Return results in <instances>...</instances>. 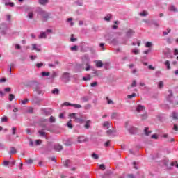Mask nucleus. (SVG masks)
I'll use <instances>...</instances> for the list:
<instances>
[{"mask_svg": "<svg viewBox=\"0 0 178 178\" xmlns=\"http://www.w3.org/2000/svg\"><path fill=\"white\" fill-rule=\"evenodd\" d=\"M86 58V60H84L82 63V64H79L78 65V67L79 69H82L83 70H86V72H88L90 69H91V65H90V58Z\"/></svg>", "mask_w": 178, "mask_h": 178, "instance_id": "nucleus-1", "label": "nucleus"}, {"mask_svg": "<svg viewBox=\"0 0 178 178\" xmlns=\"http://www.w3.org/2000/svg\"><path fill=\"white\" fill-rule=\"evenodd\" d=\"M60 79L64 83H69L70 81V73L63 72Z\"/></svg>", "mask_w": 178, "mask_h": 178, "instance_id": "nucleus-2", "label": "nucleus"}, {"mask_svg": "<svg viewBox=\"0 0 178 178\" xmlns=\"http://www.w3.org/2000/svg\"><path fill=\"white\" fill-rule=\"evenodd\" d=\"M136 112H138V113H140L141 112H145V106H144L143 105H138L136 107Z\"/></svg>", "mask_w": 178, "mask_h": 178, "instance_id": "nucleus-3", "label": "nucleus"}, {"mask_svg": "<svg viewBox=\"0 0 178 178\" xmlns=\"http://www.w3.org/2000/svg\"><path fill=\"white\" fill-rule=\"evenodd\" d=\"M34 91H35L37 94H42V90H41V86H36V87L34 88Z\"/></svg>", "mask_w": 178, "mask_h": 178, "instance_id": "nucleus-4", "label": "nucleus"}, {"mask_svg": "<svg viewBox=\"0 0 178 178\" xmlns=\"http://www.w3.org/2000/svg\"><path fill=\"white\" fill-rule=\"evenodd\" d=\"M9 153L10 155H15V154H17V150L14 147H12Z\"/></svg>", "mask_w": 178, "mask_h": 178, "instance_id": "nucleus-5", "label": "nucleus"}, {"mask_svg": "<svg viewBox=\"0 0 178 178\" xmlns=\"http://www.w3.org/2000/svg\"><path fill=\"white\" fill-rule=\"evenodd\" d=\"M54 149L59 152V151H62V149H63V147L62 145H56L54 147Z\"/></svg>", "mask_w": 178, "mask_h": 178, "instance_id": "nucleus-6", "label": "nucleus"}, {"mask_svg": "<svg viewBox=\"0 0 178 178\" xmlns=\"http://www.w3.org/2000/svg\"><path fill=\"white\" fill-rule=\"evenodd\" d=\"M171 118L175 120H178V113L176 112H172L171 114Z\"/></svg>", "mask_w": 178, "mask_h": 178, "instance_id": "nucleus-7", "label": "nucleus"}, {"mask_svg": "<svg viewBox=\"0 0 178 178\" xmlns=\"http://www.w3.org/2000/svg\"><path fill=\"white\" fill-rule=\"evenodd\" d=\"M90 124H91V120H86L84 127L86 129H90V127H91Z\"/></svg>", "mask_w": 178, "mask_h": 178, "instance_id": "nucleus-8", "label": "nucleus"}, {"mask_svg": "<svg viewBox=\"0 0 178 178\" xmlns=\"http://www.w3.org/2000/svg\"><path fill=\"white\" fill-rule=\"evenodd\" d=\"M134 34V31L129 29L127 32V37H131Z\"/></svg>", "mask_w": 178, "mask_h": 178, "instance_id": "nucleus-9", "label": "nucleus"}, {"mask_svg": "<svg viewBox=\"0 0 178 178\" xmlns=\"http://www.w3.org/2000/svg\"><path fill=\"white\" fill-rule=\"evenodd\" d=\"M86 141H87V140L86 138H84V137H83V136H80L78 138L77 142L79 143H86Z\"/></svg>", "mask_w": 178, "mask_h": 178, "instance_id": "nucleus-10", "label": "nucleus"}, {"mask_svg": "<svg viewBox=\"0 0 178 178\" xmlns=\"http://www.w3.org/2000/svg\"><path fill=\"white\" fill-rule=\"evenodd\" d=\"M96 66L97 67H102L104 66V63L101 60L96 61Z\"/></svg>", "mask_w": 178, "mask_h": 178, "instance_id": "nucleus-11", "label": "nucleus"}, {"mask_svg": "<svg viewBox=\"0 0 178 178\" xmlns=\"http://www.w3.org/2000/svg\"><path fill=\"white\" fill-rule=\"evenodd\" d=\"M169 10H170V12H178L177 8H176L175 6H171L169 8Z\"/></svg>", "mask_w": 178, "mask_h": 178, "instance_id": "nucleus-12", "label": "nucleus"}, {"mask_svg": "<svg viewBox=\"0 0 178 178\" xmlns=\"http://www.w3.org/2000/svg\"><path fill=\"white\" fill-rule=\"evenodd\" d=\"M145 136H149L152 133V131L149 130L148 127H146L144 130Z\"/></svg>", "mask_w": 178, "mask_h": 178, "instance_id": "nucleus-13", "label": "nucleus"}, {"mask_svg": "<svg viewBox=\"0 0 178 178\" xmlns=\"http://www.w3.org/2000/svg\"><path fill=\"white\" fill-rule=\"evenodd\" d=\"M111 19H112V15L111 14L107 15L105 17H104V20H106V22H110Z\"/></svg>", "mask_w": 178, "mask_h": 178, "instance_id": "nucleus-14", "label": "nucleus"}, {"mask_svg": "<svg viewBox=\"0 0 178 178\" xmlns=\"http://www.w3.org/2000/svg\"><path fill=\"white\" fill-rule=\"evenodd\" d=\"M39 135L40 137H44L45 136V132L44 131V129L38 131Z\"/></svg>", "mask_w": 178, "mask_h": 178, "instance_id": "nucleus-15", "label": "nucleus"}, {"mask_svg": "<svg viewBox=\"0 0 178 178\" xmlns=\"http://www.w3.org/2000/svg\"><path fill=\"white\" fill-rule=\"evenodd\" d=\"M165 66H167V69L168 70H170V69H172V67H170V63L169 62V60H166L165 62Z\"/></svg>", "mask_w": 178, "mask_h": 178, "instance_id": "nucleus-16", "label": "nucleus"}, {"mask_svg": "<svg viewBox=\"0 0 178 178\" xmlns=\"http://www.w3.org/2000/svg\"><path fill=\"white\" fill-rule=\"evenodd\" d=\"M56 76H58L56 72H53L52 74H51V76H49V79H51V80H54V79H55V77H56Z\"/></svg>", "mask_w": 178, "mask_h": 178, "instance_id": "nucleus-17", "label": "nucleus"}, {"mask_svg": "<svg viewBox=\"0 0 178 178\" xmlns=\"http://www.w3.org/2000/svg\"><path fill=\"white\" fill-rule=\"evenodd\" d=\"M49 122L50 123H55L56 122V119L54 116H50L49 118Z\"/></svg>", "mask_w": 178, "mask_h": 178, "instance_id": "nucleus-18", "label": "nucleus"}, {"mask_svg": "<svg viewBox=\"0 0 178 178\" xmlns=\"http://www.w3.org/2000/svg\"><path fill=\"white\" fill-rule=\"evenodd\" d=\"M111 121H105L103 123V127H108V126H109V124H111Z\"/></svg>", "mask_w": 178, "mask_h": 178, "instance_id": "nucleus-19", "label": "nucleus"}, {"mask_svg": "<svg viewBox=\"0 0 178 178\" xmlns=\"http://www.w3.org/2000/svg\"><path fill=\"white\" fill-rule=\"evenodd\" d=\"M83 80L84 81H90V80H91V76L88 75L87 76H84V77H83Z\"/></svg>", "mask_w": 178, "mask_h": 178, "instance_id": "nucleus-20", "label": "nucleus"}, {"mask_svg": "<svg viewBox=\"0 0 178 178\" xmlns=\"http://www.w3.org/2000/svg\"><path fill=\"white\" fill-rule=\"evenodd\" d=\"M72 106H73V108H75L76 109H80V108H81V105L80 104H72Z\"/></svg>", "mask_w": 178, "mask_h": 178, "instance_id": "nucleus-21", "label": "nucleus"}, {"mask_svg": "<svg viewBox=\"0 0 178 178\" xmlns=\"http://www.w3.org/2000/svg\"><path fill=\"white\" fill-rule=\"evenodd\" d=\"M52 94H56V95H58V94H59V89L58 88H54L52 91H51Z\"/></svg>", "mask_w": 178, "mask_h": 178, "instance_id": "nucleus-22", "label": "nucleus"}, {"mask_svg": "<svg viewBox=\"0 0 178 178\" xmlns=\"http://www.w3.org/2000/svg\"><path fill=\"white\" fill-rule=\"evenodd\" d=\"M35 145H41L42 144V140L38 139L35 141Z\"/></svg>", "mask_w": 178, "mask_h": 178, "instance_id": "nucleus-23", "label": "nucleus"}, {"mask_svg": "<svg viewBox=\"0 0 178 178\" xmlns=\"http://www.w3.org/2000/svg\"><path fill=\"white\" fill-rule=\"evenodd\" d=\"M1 123L8 122V117L3 116V118H1Z\"/></svg>", "mask_w": 178, "mask_h": 178, "instance_id": "nucleus-24", "label": "nucleus"}, {"mask_svg": "<svg viewBox=\"0 0 178 178\" xmlns=\"http://www.w3.org/2000/svg\"><path fill=\"white\" fill-rule=\"evenodd\" d=\"M158 88H163V81H159L158 83Z\"/></svg>", "mask_w": 178, "mask_h": 178, "instance_id": "nucleus-25", "label": "nucleus"}, {"mask_svg": "<svg viewBox=\"0 0 178 178\" xmlns=\"http://www.w3.org/2000/svg\"><path fill=\"white\" fill-rule=\"evenodd\" d=\"M145 47H146V48H151V47H152V42H147L145 44Z\"/></svg>", "mask_w": 178, "mask_h": 178, "instance_id": "nucleus-26", "label": "nucleus"}, {"mask_svg": "<svg viewBox=\"0 0 178 178\" xmlns=\"http://www.w3.org/2000/svg\"><path fill=\"white\" fill-rule=\"evenodd\" d=\"M44 37H45V33L44 32H41L40 34L38 35L39 39L44 38Z\"/></svg>", "mask_w": 178, "mask_h": 178, "instance_id": "nucleus-27", "label": "nucleus"}, {"mask_svg": "<svg viewBox=\"0 0 178 178\" xmlns=\"http://www.w3.org/2000/svg\"><path fill=\"white\" fill-rule=\"evenodd\" d=\"M106 99L107 104H108V105L113 104V101L109 99V97H106Z\"/></svg>", "mask_w": 178, "mask_h": 178, "instance_id": "nucleus-28", "label": "nucleus"}, {"mask_svg": "<svg viewBox=\"0 0 178 178\" xmlns=\"http://www.w3.org/2000/svg\"><path fill=\"white\" fill-rule=\"evenodd\" d=\"M67 126L69 129H73V125L72 124V121H69L67 123Z\"/></svg>", "mask_w": 178, "mask_h": 178, "instance_id": "nucleus-29", "label": "nucleus"}, {"mask_svg": "<svg viewBox=\"0 0 178 178\" xmlns=\"http://www.w3.org/2000/svg\"><path fill=\"white\" fill-rule=\"evenodd\" d=\"M52 110L51 108H46V115H51Z\"/></svg>", "mask_w": 178, "mask_h": 178, "instance_id": "nucleus-30", "label": "nucleus"}, {"mask_svg": "<svg viewBox=\"0 0 178 178\" xmlns=\"http://www.w3.org/2000/svg\"><path fill=\"white\" fill-rule=\"evenodd\" d=\"M136 93H133L132 95H127V98L129 99H131V98H134V97H136Z\"/></svg>", "mask_w": 178, "mask_h": 178, "instance_id": "nucleus-31", "label": "nucleus"}, {"mask_svg": "<svg viewBox=\"0 0 178 178\" xmlns=\"http://www.w3.org/2000/svg\"><path fill=\"white\" fill-rule=\"evenodd\" d=\"M132 52L135 55H138V54H140V50L134 49L132 50Z\"/></svg>", "mask_w": 178, "mask_h": 178, "instance_id": "nucleus-32", "label": "nucleus"}, {"mask_svg": "<svg viewBox=\"0 0 178 178\" xmlns=\"http://www.w3.org/2000/svg\"><path fill=\"white\" fill-rule=\"evenodd\" d=\"M99 47L102 48V51H105V43H100Z\"/></svg>", "mask_w": 178, "mask_h": 178, "instance_id": "nucleus-33", "label": "nucleus"}, {"mask_svg": "<svg viewBox=\"0 0 178 178\" xmlns=\"http://www.w3.org/2000/svg\"><path fill=\"white\" fill-rule=\"evenodd\" d=\"M27 102H29V99H24V100L21 101V103L22 105H26V104H27Z\"/></svg>", "mask_w": 178, "mask_h": 178, "instance_id": "nucleus-34", "label": "nucleus"}, {"mask_svg": "<svg viewBox=\"0 0 178 178\" xmlns=\"http://www.w3.org/2000/svg\"><path fill=\"white\" fill-rule=\"evenodd\" d=\"M36 66L38 69H40V67H42V66H44V63H37Z\"/></svg>", "mask_w": 178, "mask_h": 178, "instance_id": "nucleus-35", "label": "nucleus"}, {"mask_svg": "<svg viewBox=\"0 0 178 178\" xmlns=\"http://www.w3.org/2000/svg\"><path fill=\"white\" fill-rule=\"evenodd\" d=\"M63 165L65 168H67L69 166V160H65L64 162H63Z\"/></svg>", "mask_w": 178, "mask_h": 178, "instance_id": "nucleus-36", "label": "nucleus"}, {"mask_svg": "<svg viewBox=\"0 0 178 178\" xmlns=\"http://www.w3.org/2000/svg\"><path fill=\"white\" fill-rule=\"evenodd\" d=\"M15 99V95L13 94L9 95V101H13Z\"/></svg>", "mask_w": 178, "mask_h": 178, "instance_id": "nucleus-37", "label": "nucleus"}, {"mask_svg": "<svg viewBox=\"0 0 178 178\" xmlns=\"http://www.w3.org/2000/svg\"><path fill=\"white\" fill-rule=\"evenodd\" d=\"M76 41H77V38H73V35H71L70 42H74Z\"/></svg>", "mask_w": 178, "mask_h": 178, "instance_id": "nucleus-38", "label": "nucleus"}, {"mask_svg": "<svg viewBox=\"0 0 178 178\" xmlns=\"http://www.w3.org/2000/svg\"><path fill=\"white\" fill-rule=\"evenodd\" d=\"M147 15H148V12H147V11H143L140 13V16H147Z\"/></svg>", "mask_w": 178, "mask_h": 178, "instance_id": "nucleus-39", "label": "nucleus"}, {"mask_svg": "<svg viewBox=\"0 0 178 178\" xmlns=\"http://www.w3.org/2000/svg\"><path fill=\"white\" fill-rule=\"evenodd\" d=\"M70 118H74V119H76V120H77V118H76V113H70L69 115Z\"/></svg>", "mask_w": 178, "mask_h": 178, "instance_id": "nucleus-40", "label": "nucleus"}, {"mask_svg": "<svg viewBox=\"0 0 178 178\" xmlns=\"http://www.w3.org/2000/svg\"><path fill=\"white\" fill-rule=\"evenodd\" d=\"M93 159H98V158H99L98 156V154H95V153H93L92 155Z\"/></svg>", "mask_w": 178, "mask_h": 178, "instance_id": "nucleus-41", "label": "nucleus"}, {"mask_svg": "<svg viewBox=\"0 0 178 178\" xmlns=\"http://www.w3.org/2000/svg\"><path fill=\"white\" fill-rule=\"evenodd\" d=\"M32 48H33V49H35V51H40V49L37 48V44H32Z\"/></svg>", "mask_w": 178, "mask_h": 178, "instance_id": "nucleus-42", "label": "nucleus"}, {"mask_svg": "<svg viewBox=\"0 0 178 178\" xmlns=\"http://www.w3.org/2000/svg\"><path fill=\"white\" fill-rule=\"evenodd\" d=\"M98 86V82H93L90 83V87H97Z\"/></svg>", "mask_w": 178, "mask_h": 178, "instance_id": "nucleus-43", "label": "nucleus"}, {"mask_svg": "<svg viewBox=\"0 0 178 178\" xmlns=\"http://www.w3.org/2000/svg\"><path fill=\"white\" fill-rule=\"evenodd\" d=\"M99 169H101V170H105V169H106L105 165L104 164H101L99 165Z\"/></svg>", "mask_w": 178, "mask_h": 178, "instance_id": "nucleus-44", "label": "nucleus"}, {"mask_svg": "<svg viewBox=\"0 0 178 178\" xmlns=\"http://www.w3.org/2000/svg\"><path fill=\"white\" fill-rule=\"evenodd\" d=\"M151 138H152L154 140H158V135L153 134V135H152Z\"/></svg>", "mask_w": 178, "mask_h": 178, "instance_id": "nucleus-45", "label": "nucleus"}, {"mask_svg": "<svg viewBox=\"0 0 178 178\" xmlns=\"http://www.w3.org/2000/svg\"><path fill=\"white\" fill-rule=\"evenodd\" d=\"M33 161L31 159L26 160V163H28L29 165H31L33 163Z\"/></svg>", "mask_w": 178, "mask_h": 178, "instance_id": "nucleus-46", "label": "nucleus"}, {"mask_svg": "<svg viewBox=\"0 0 178 178\" xmlns=\"http://www.w3.org/2000/svg\"><path fill=\"white\" fill-rule=\"evenodd\" d=\"M136 86H137V81L136 80H134L132 84L131 85V87H136Z\"/></svg>", "mask_w": 178, "mask_h": 178, "instance_id": "nucleus-47", "label": "nucleus"}, {"mask_svg": "<svg viewBox=\"0 0 178 178\" xmlns=\"http://www.w3.org/2000/svg\"><path fill=\"white\" fill-rule=\"evenodd\" d=\"M33 16H34V14H33V13H29L28 14L29 19H33Z\"/></svg>", "mask_w": 178, "mask_h": 178, "instance_id": "nucleus-48", "label": "nucleus"}, {"mask_svg": "<svg viewBox=\"0 0 178 178\" xmlns=\"http://www.w3.org/2000/svg\"><path fill=\"white\" fill-rule=\"evenodd\" d=\"M64 105H65V106H72V105H73V104L69 103V102H65V103H64Z\"/></svg>", "mask_w": 178, "mask_h": 178, "instance_id": "nucleus-49", "label": "nucleus"}, {"mask_svg": "<svg viewBox=\"0 0 178 178\" xmlns=\"http://www.w3.org/2000/svg\"><path fill=\"white\" fill-rule=\"evenodd\" d=\"M71 51H77V46H74L70 48Z\"/></svg>", "mask_w": 178, "mask_h": 178, "instance_id": "nucleus-50", "label": "nucleus"}, {"mask_svg": "<svg viewBox=\"0 0 178 178\" xmlns=\"http://www.w3.org/2000/svg\"><path fill=\"white\" fill-rule=\"evenodd\" d=\"M173 130H175V131H178V125L177 124H174Z\"/></svg>", "mask_w": 178, "mask_h": 178, "instance_id": "nucleus-51", "label": "nucleus"}, {"mask_svg": "<svg viewBox=\"0 0 178 178\" xmlns=\"http://www.w3.org/2000/svg\"><path fill=\"white\" fill-rule=\"evenodd\" d=\"M12 130H13L12 134L15 136V134H16V127H13Z\"/></svg>", "mask_w": 178, "mask_h": 178, "instance_id": "nucleus-52", "label": "nucleus"}, {"mask_svg": "<svg viewBox=\"0 0 178 178\" xmlns=\"http://www.w3.org/2000/svg\"><path fill=\"white\" fill-rule=\"evenodd\" d=\"M117 113H113L111 115V119H115L117 116Z\"/></svg>", "mask_w": 178, "mask_h": 178, "instance_id": "nucleus-53", "label": "nucleus"}, {"mask_svg": "<svg viewBox=\"0 0 178 178\" xmlns=\"http://www.w3.org/2000/svg\"><path fill=\"white\" fill-rule=\"evenodd\" d=\"M28 112L29 113H33V112H34V108H33V107L29 108Z\"/></svg>", "mask_w": 178, "mask_h": 178, "instance_id": "nucleus-54", "label": "nucleus"}, {"mask_svg": "<svg viewBox=\"0 0 178 178\" xmlns=\"http://www.w3.org/2000/svg\"><path fill=\"white\" fill-rule=\"evenodd\" d=\"M39 3L40 5H45V0H39Z\"/></svg>", "mask_w": 178, "mask_h": 178, "instance_id": "nucleus-55", "label": "nucleus"}, {"mask_svg": "<svg viewBox=\"0 0 178 178\" xmlns=\"http://www.w3.org/2000/svg\"><path fill=\"white\" fill-rule=\"evenodd\" d=\"M168 97L170 98V97H173V93L172 92V90H168Z\"/></svg>", "mask_w": 178, "mask_h": 178, "instance_id": "nucleus-56", "label": "nucleus"}, {"mask_svg": "<svg viewBox=\"0 0 178 178\" xmlns=\"http://www.w3.org/2000/svg\"><path fill=\"white\" fill-rule=\"evenodd\" d=\"M112 133H113V131L109 129L106 131V134L108 135V136H111V134H112Z\"/></svg>", "mask_w": 178, "mask_h": 178, "instance_id": "nucleus-57", "label": "nucleus"}, {"mask_svg": "<svg viewBox=\"0 0 178 178\" xmlns=\"http://www.w3.org/2000/svg\"><path fill=\"white\" fill-rule=\"evenodd\" d=\"M46 33L47 34H52V29H47Z\"/></svg>", "mask_w": 178, "mask_h": 178, "instance_id": "nucleus-58", "label": "nucleus"}, {"mask_svg": "<svg viewBox=\"0 0 178 178\" xmlns=\"http://www.w3.org/2000/svg\"><path fill=\"white\" fill-rule=\"evenodd\" d=\"M167 42H168V44H172V39H170V38H168Z\"/></svg>", "mask_w": 178, "mask_h": 178, "instance_id": "nucleus-59", "label": "nucleus"}, {"mask_svg": "<svg viewBox=\"0 0 178 178\" xmlns=\"http://www.w3.org/2000/svg\"><path fill=\"white\" fill-rule=\"evenodd\" d=\"M6 5H9V6H10L11 8H13V6H15L14 3H8Z\"/></svg>", "mask_w": 178, "mask_h": 178, "instance_id": "nucleus-60", "label": "nucleus"}, {"mask_svg": "<svg viewBox=\"0 0 178 178\" xmlns=\"http://www.w3.org/2000/svg\"><path fill=\"white\" fill-rule=\"evenodd\" d=\"M5 82H6V79L2 78L0 79V83H5Z\"/></svg>", "mask_w": 178, "mask_h": 178, "instance_id": "nucleus-61", "label": "nucleus"}, {"mask_svg": "<svg viewBox=\"0 0 178 178\" xmlns=\"http://www.w3.org/2000/svg\"><path fill=\"white\" fill-rule=\"evenodd\" d=\"M3 165H4V166H8V165H9V161H3Z\"/></svg>", "mask_w": 178, "mask_h": 178, "instance_id": "nucleus-62", "label": "nucleus"}, {"mask_svg": "<svg viewBox=\"0 0 178 178\" xmlns=\"http://www.w3.org/2000/svg\"><path fill=\"white\" fill-rule=\"evenodd\" d=\"M10 88H6L5 89H4V91H6V92H9V91H10Z\"/></svg>", "mask_w": 178, "mask_h": 178, "instance_id": "nucleus-63", "label": "nucleus"}, {"mask_svg": "<svg viewBox=\"0 0 178 178\" xmlns=\"http://www.w3.org/2000/svg\"><path fill=\"white\" fill-rule=\"evenodd\" d=\"M174 55H178V49H175L174 51Z\"/></svg>", "mask_w": 178, "mask_h": 178, "instance_id": "nucleus-64", "label": "nucleus"}]
</instances>
